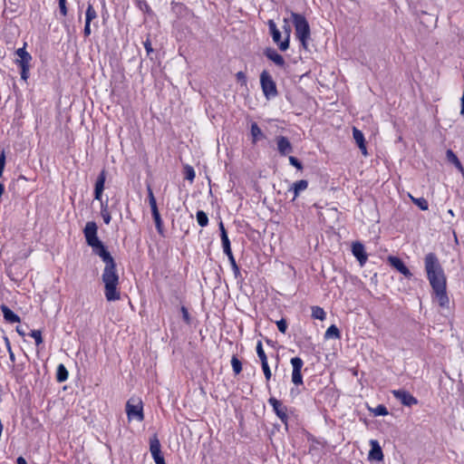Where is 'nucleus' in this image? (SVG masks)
<instances>
[{"instance_id": "nucleus-13", "label": "nucleus", "mask_w": 464, "mask_h": 464, "mask_svg": "<svg viewBox=\"0 0 464 464\" xmlns=\"http://www.w3.org/2000/svg\"><path fill=\"white\" fill-rule=\"evenodd\" d=\"M371 450L368 458L371 460L382 461L383 459V453L379 442L376 440H370Z\"/></svg>"}, {"instance_id": "nucleus-21", "label": "nucleus", "mask_w": 464, "mask_h": 464, "mask_svg": "<svg viewBox=\"0 0 464 464\" xmlns=\"http://www.w3.org/2000/svg\"><path fill=\"white\" fill-rule=\"evenodd\" d=\"M1 310L4 314V318L5 321L9 323H19L20 317L14 314L11 309H9L6 305H2Z\"/></svg>"}, {"instance_id": "nucleus-12", "label": "nucleus", "mask_w": 464, "mask_h": 464, "mask_svg": "<svg viewBox=\"0 0 464 464\" xmlns=\"http://www.w3.org/2000/svg\"><path fill=\"white\" fill-rule=\"evenodd\" d=\"M352 252L353 255L359 261L361 266H362L368 259V256L365 253L363 245L360 242H354L352 246Z\"/></svg>"}, {"instance_id": "nucleus-8", "label": "nucleus", "mask_w": 464, "mask_h": 464, "mask_svg": "<svg viewBox=\"0 0 464 464\" xmlns=\"http://www.w3.org/2000/svg\"><path fill=\"white\" fill-rule=\"evenodd\" d=\"M268 403L272 406L276 416L282 420V422H284L285 425H287V421H288L287 407L285 405H284L279 400H277L274 397H271L268 400Z\"/></svg>"}, {"instance_id": "nucleus-49", "label": "nucleus", "mask_w": 464, "mask_h": 464, "mask_svg": "<svg viewBox=\"0 0 464 464\" xmlns=\"http://www.w3.org/2000/svg\"><path fill=\"white\" fill-rule=\"evenodd\" d=\"M92 31H91V23H88L85 22V24H84V29H83V34L85 37H88L90 34H91Z\"/></svg>"}, {"instance_id": "nucleus-33", "label": "nucleus", "mask_w": 464, "mask_h": 464, "mask_svg": "<svg viewBox=\"0 0 464 464\" xmlns=\"http://www.w3.org/2000/svg\"><path fill=\"white\" fill-rule=\"evenodd\" d=\"M231 366L235 374H239L242 371V363L237 356H232Z\"/></svg>"}, {"instance_id": "nucleus-23", "label": "nucleus", "mask_w": 464, "mask_h": 464, "mask_svg": "<svg viewBox=\"0 0 464 464\" xmlns=\"http://www.w3.org/2000/svg\"><path fill=\"white\" fill-rule=\"evenodd\" d=\"M68 371L67 369L65 368V366L63 364H59L57 366V372H56V380L59 382H65L67 379H68Z\"/></svg>"}, {"instance_id": "nucleus-7", "label": "nucleus", "mask_w": 464, "mask_h": 464, "mask_svg": "<svg viewBox=\"0 0 464 464\" xmlns=\"http://www.w3.org/2000/svg\"><path fill=\"white\" fill-rule=\"evenodd\" d=\"M291 365L293 367L292 371V382L295 386H299L303 384V376H302V368L304 366V362L300 357H294L290 361Z\"/></svg>"}, {"instance_id": "nucleus-22", "label": "nucleus", "mask_w": 464, "mask_h": 464, "mask_svg": "<svg viewBox=\"0 0 464 464\" xmlns=\"http://www.w3.org/2000/svg\"><path fill=\"white\" fill-rule=\"evenodd\" d=\"M150 451L151 456L161 453V445L156 434L150 439Z\"/></svg>"}, {"instance_id": "nucleus-29", "label": "nucleus", "mask_w": 464, "mask_h": 464, "mask_svg": "<svg viewBox=\"0 0 464 464\" xmlns=\"http://www.w3.org/2000/svg\"><path fill=\"white\" fill-rule=\"evenodd\" d=\"M196 217H197V221L200 227H204L208 226V218L203 210L197 211Z\"/></svg>"}, {"instance_id": "nucleus-27", "label": "nucleus", "mask_w": 464, "mask_h": 464, "mask_svg": "<svg viewBox=\"0 0 464 464\" xmlns=\"http://www.w3.org/2000/svg\"><path fill=\"white\" fill-rule=\"evenodd\" d=\"M151 213H152V217H153V219H154V222L156 225V228H157L158 232L160 235H162L163 234V223H162L160 212H159V210H157V211H153Z\"/></svg>"}, {"instance_id": "nucleus-39", "label": "nucleus", "mask_w": 464, "mask_h": 464, "mask_svg": "<svg viewBox=\"0 0 464 464\" xmlns=\"http://www.w3.org/2000/svg\"><path fill=\"white\" fill-rule=\"evenodd\" d=\"M446 157H447V160L454 165L457 163V161H459V160L458 159L456 154L451 150H447Z\"/></svg>"}, {"instance_id": "nucleus-53", "label": "nucleus", "mask_w": 464, "mask_h": 464, "mask_svg": "<svg viewBox=\"0 0 464 464\" xmlns=\"http://www.w3.org/2000/svg\"><path fill=\"white\" fill-rule=\"evenodd\" d=\"M147 190H148V198H149V200L150 199H155V197H154V194H153V191L150 188V186H148L147 187Z\"/></svg>"}, {"instance_id": "nucleus-4", "label": "nucleus", "mask_w": 464, "mask_h": 464, "mask_svg": "<svg viewBox=\"0 0 464 464\" xmlns=\"http://www.w3.org/2000/svg\"><path fill=\"white\" fill-rule=\"evenodd\" d=\"M15 54L17 55L15 63L21 68V78L26 82L29 78L32 55L26 52L25 44L22 48H18Z\"/></svg>"}, {"instance_id": "nucleus-58", "label": "nucleus", "mask_w": 464, "mask_h": 464, "mask_svg": "<svg viewBox=\"0 0 464 464\" xmlns=\"http://www.w3.org/2000/svg\"><path fill=\"white\" fill-rule=\"evenodd\" d=\"M448 213L451 216V217H454V212L452 209H449L448 210Z\"/></svg>"}, {"instance_id": "nucleus-2", "label": "nucleus", "mask_w": 464, "mask_h": 464, "mask_svg": "<svg viewBox=\"0 0 464 464\" xmlns=\"http://www.w3.org/2000/svg\"><path fill=\"white\" fill-rule=\"evenodd\" d=\"M425 270L430 285L446 282L441 265L434 253H429L424 259Z\"/></svg>"}, {"instance_id": "nucleus-45", "label": "nucleus", "mask_w": 464, "mask_h": 464, "mask_svg": "<svg viewBox=\"0 0 464 464\" xmlns=\"http://www.w3.org/2000/svg\"><path fill=\"white\" fill-rule=\"evenodd\" d=\"M182 317L187 324H189L190 318L188 309L185 306L181 307Z\"/></svg>"}, {"instance_id": "nucleus-46", "label": "nucleus", "mask_w": 464, "mask_h": 464, "mask_svg": "<svg viewBox=\"0 0 464 464\" xmlns=\"http://www.w3.org/2000/svg\"><path fill=\"white\" fill-rule=\"evenodd\" d=\"M152 458L156 464H166L165 460H164V457L161 453H160L158 455H154V456H152Z\"/></svg>"}, {"instance_id": "nucleus-5", "label": "nucleus", "mask_w": 464, "mask_h": 464, "mask_svg": "<svg viewBox=\"0 0 464 464\" xmlns=\"http://www.w3.org/2000/svg\"><path fill=\"white\" fill-rule=\"evenodd\" d=\"M260 84L263 93L267 100L275 98L277 95L276 84L267 71L261 72Z\"/></svg>"}, {"instance_id": "nucleus-16", "label": "nucleus", "mask_w": 464, "mask_h": 464, "mask_svg": "<svg viewBox=\"0 0 464 464\" xmlns=\"http://www.w3.org/2000/svg\"><path fill=\"white\" fill-rule=\"evenodd\" d=\"M277 150L283 156L293 151V147L286 137L279 136L276 138Z\"/></svg>"}, {"instance_id": "nucleus-17", "label": "nucleus", "mask_w": 464, "mask_h": 464, "mask_svg": "<svg viewBox=\"0 0 464 464\" xmlns=\"http://www.w3.org/2000/svg\"><path fill=\"white\" fill-rule=\"evenodd\" d=\"M283 30L285 34V40L279 44V49L283 52L286 51L289 48V41H290V34H291V26L289 24L288 19L285 18L283 20Z\"/></svg>"}, {"instance_id": "nucleus-11", "label": "nucleus", "mask_w": 464, "mask_h": 464, "mask_svg": "<svg viewBox=\"0 0 464 464\" xmlns=\"http://www.w3.org/2000/svg\"><path fill=\"white\" fill-rule=\"evenodd\" d=\"M389 264L398 270L401 274H402L405 277L411 278L412 274L409 270V268L405 266L401 259L397 256H389L388 257Z\"/></svg>"}, {"instance_id": "nucleus-26", "label": "nucleus", "mask_w": 464, "mask_h": 464, "mask_svg": "<svg viewBox=\"0 0 464 464\" xmlns=\"http://www.w3.org/2000/svg\"><path fill=\"white\" fill-rule=\"evenodd\" d=\"M324 337L327 339L333 338V339H338L340 338V331L339 329L334 325L332 324L329 326L324 334Z\"/></svg>"}, {"instance_id": "nucleus-1", "label": "nucleus", "mask_w": 464, "mask_h": 464, "mask_svg": "<svg viewBox=\"0 0 464 464\" xmlns=\"http://www.w3.org/2000/svg\"><path fill=\"white\" fill-rule=\"evenodd\" d=\"M97 230L96 223L89 221L85 225L83 234L87 244L92 248V252L99 256L105 263L102 275L105 298L108 302L117 301L121 298V293L118 289L119 275L116 270V264L103 243L99 239Z\"/></svg>"}, {"instance_id": "nucleus-19", "label": "nucleus", "mask_w": 464, "mask_h": 464, "mask_svg": "<svg viewBox=\"0 0 464 464\" xmlns=\"http://www.w3.org/2000/svg\"><path fill=\"white\" fill-rule=\"evenodd\" d=\"M308 188V181L305 179L298 180L295 183H293L292 187L290 188V191H293L294 198L293 200H295L301 192L304 191Z\"/></svg>"}, {"instance_id": "nucleus-54", "label": "nucleus", "mask_w": 464, "mask_h": 464, "mask_svg": "<svg viewBox=\"0 0 464 464\" xmlns=\"http://www.w3.org/2000/svg\"><path fill=\"white\" fill-rule=\"evenodd\" d=\"M7 348V351H8V353H9V358L11 360V362H14L15 361V357H14V354L12 351V348L11 347H6Z\"/></svg>"}, {"instance_id": "nucleus-50", "label": "nucleus", "mask_w": 464, "mask_h": 464, "mask_svg": "<svg viewBox=\"0 0 464 464\" xmlns=\"http://www.w3.org/2000/svg\"><path fill=\"white\" fill-rule=\"evenodd\" d=\"M149 203H150V208H151V212L159 210L158 207H157L156 198L155 199H150Z\"/></svg>"}, {"instance_id": "nucleus-28", "label": "nucleus", "mask_w": 464, "mask_h": 464, "mask_svg": "<svg viewBox=\"0 0 464 464\" xmlns=\"http://www.w3.org/2000/svg\"><path fill=\"white\" fill-rule=\"evenodd\" d=\"M97 18V13L94 10L92 5L89 4L85 12V22L91 23L92 20Z\"/></svg>"}, {"instance_id": "nucleus-14", "label": "nucleus", "mask_w": 464, "mask_h": 464, "mask_svg": "<svg viewBox=\"0 0 464 464\" xmlns=\"http://www.w3.org/2000/svg\"><path fill=\"white\" fill-rule=\"evenodd\" d=\"M106 180V172L105 170H102L95 182V188H94V198L96 200H102V192L104 189V184Z\"/></svg>"}, {"instance_id": "nucleus-30", "label": "nucleus", "mask_w": 464, "mask_h": 464, "mask_svg": "<svg viewBox=\"0 0 464 464\" xmlns=\"http://www.w3.org/2000/svg\"><path fill=\"white\" fill-rule=\"evenodd\" d=\"M370 411L374 416H386L389 413L387 408L382 404H379L375 408L370 409Z\"/></svg>"}, {"instance_id": "nucleus-57", "label": "nucleus", "mask_w": 464, "mask_h": 464, "mask_svg": "<svg viewBox=\"0 0 464 464\" xmlns=\"http://www.w3.org/2000/svg\"><path fill=\"white\" fill-rule=\"evenodd\" d=\"M16 331L17 333L20 334V335H24V333L22 331V329H20L19 327L16 328Z\"/></svg>"}, {"instance_id": "nucleus-6", "label": "nucleus", "mask_w": 464, "mask_h": 464, "mask_svg": "<svg viewBox=\"0 0 464 464\" xmlns=\"http://www.w3.org/2000/svg\"><path fill=\"white\" fill-rule=\"evenodd\" d=\"M126 413L129 420H143L144 415L141 400L139 398H130L126 403Z\"/></svg>"}, {"instance_id": "nucleus-56", "label": "nucleus", "mask_w": 464, "mask_h": 464, "mask_svg": "<svg viewBox=\"0 0 464 464\" xmlns=\"http://www.w3.org/2000/svg\"><path fill=\"white\" fill-rule=\"evenodd\" d=\"M5 342L6 347H11L10 342L7 337H5Z\"/></svg>"}, {"instance_id": "nucleus-48", "label": "nucleus", "mask_w": 464, "mask_h": 464, "mask_svg": "<svg viewBox=\"0 0 464 464\" xmlns=\"http://www.w3.org/2000/svg\"><path fill=\"white\" fill-rule=\"evenodd\" d=\"M144 47L146 49L147 54L150 55L153 52V48L151 46L150 41L147 39L144 42Z\"/></svg>"}, {"instance_id": "nucleus-55", "label": "nucleus", "mask_w": 464, "mask_h": 464, "mask_svg": "<svg viewBox=\"0 0 464 464\" xmlns=\"http://www.w3.org/2000/svg\"><path fill=\"white\" fill-rule=\"evenodd\" d=\"M16 462L17 464H27L26 460L23 457H18Z\"/></svg>"}, {"instance_id": "nucleus-9", "label": "nucleus", "mask_w": 464, "mask_h": 464, "mask_svg": "<svg viewBox=\"0 0 464 464\" xmlns=\"http://www.w3.org/2000/svg\"><path fill=\"white\" fill-rule=\"evenodd\" d=\"M431 287L433 289L435 298L438 301L440 306L449 307L450 300L446 292V282L433 285H431Z\"/></svg>"}, {"instance_id": "nucleus-15", "label": "nucleus", "mask_w": 464, "mask_h": 464, "mask_svg": "<svg viewBox=\"0 0 464 464\" xmlns=\"http://www.w3.org/2000/svg\"><path fill=\"white\" fill-rule=\"evenodd\" d=\"M353 137L354 141L358 145L360 150L362 151V154L363 156H367L368 155V151H367V148H366L363 133L360 130H358L357 128L353 127Z\"/></svg>"}, {"instance_id": "nucleus-36", "label": "nucleus", "mask_w": 464, "mask_h": 464, "mask_svg": "<svg viewBox=\"0 0 464 464\" xmlns=\"http://www.w3.org/2000/svg\"><path fill=\"white\" fill-rule=\"evenodd\" d=\"M261 365H262V370L265 374L266 384L268 385V382L270 381L271 376H272L271 370L269 368L267 362H261Z\"/></svg>"}, {"instance_id": "nucleus-18", "label": "nucleus", "mask_w": 464, "mask_h": 464, "mask_svg": "<svg viewBox=\"0 0 464 464\" xmlns=\"http://www.w3.org/2000/svg\"><path fill=\"white\" fill-rule=\"evenodd\" d=\"M264 53L270 61L275 63L276 65L281 67L285 65L284 57L281 54H279L275 49L266 48Z\"/></svg>"}, {"instance_id": "nucleus-43", "label": "nucleus", "mask_w": 464, "mask_h": 464, "mask_svg": "<svg viewBox=\"0 0 464 464\" xmlns=\"http://www.w3.org/2000/svg\"><path fill=\"white\" fill-rule=\"evenodd\" d=\"M59 9L63 16L67 14L66 0H59Z\"/></svg>"}, {"instance_id": "nucleus-34", "label": "nucleus", "mask_w": 464, "mask_h": 464, "mask_svg": "<svg viewBox=\"0 0 464 464\" xmlns=\"http://www.w3.org/2000/svg\"><path fill=\"white\" fill-rule=\"evenodd\" d=\"M256 353H257V356L259 357L261 362H267V357L263 349L261 341H258L256 343Z\"/></svg>"}, {"instance_id": "nucleus-47", "label": "nucleus", "mask_w": 464, "mask_h": 464, "mask_svg": "<svg viewBox=\"0 0 464 464\" xmlns=\"http://www.w3.org/2000/svg\"><path fill=\"white\" fill-rule=\"evenodd\" d=\"M222 246H223V251L227 256V257L233 256L230 244H226V245H223Z\"/></svg>"}, {"instance_id": "nucleus-52", "label": "nucleus", "mask_w": 464, "mask_h": 464, "mask_svg": "<svg viewBox=\"0 0 464 464\" xmlns=\"http://www.w3.org/2000/svg\"><path fill=\"white\" fill-rule=\"evenodd\" d=\"M454 166L460 171V173L464 177V168H463L461 162L460 161H457V163Z\"/></svg>"}, {"instance_id": "nucleus-37", "label": "nucleus", "mask_w": 464, "mask_h": 464, "mask_svg": "<svg viewBox=\"0 0 464 464\" xmlns=\"http://www.w3.org/2000/svg\"><path fill=\"white\" fill-rule=\"evenodd\" d=\"M30 336L34 339L36 345H40L43 343L42 332L40 330H33L30 333Z\"/></svg>"}, {"instance_id": "nucleus-24", "label": "nucleus", "mask_w": 464, "mask_h": 464, "mask_svg": "<svg viewBox=\"0 0 464 464\" xmlns=\"http://www.w3.org/2000/svg\"><path fill=\"white\" fill-rule=\"evenodd\" d=\"M251 135L253 138V143H256L261 138H263V132L256 122L251 124Z\"/></svg>"}, {"instance_id": "nucleus-20", "label": "nucleus", "mask_w": 464, "mask_h": 464, "mask_svg": "<svg viewBox=\"0 0 464 464\" xmlns=\"http://www.w3.org/2000/svg\"><path fill=\"white\" fill-rule=\"evenodd\" d=\"M267 24H268L269 31L272 35L274 43H276L279 46V44H281L283 42V41H281L280 31L278 30L276 23L273 20H269Z\"/></svg>"}, {"instance_id": "nucleus-42", "label": "nucleus", "mask_w": 464, "mask_h": 464, "mask_svg": "<svg viewBox=\"0 0 464 464\" xmlns=\"http://www.w3.org/2000/svg\"><path fill=\"white\" fill-rule=\"evenodd\" d=\"M228 260H229V263H230V265L232 266V269H233L235 275L237 276L239 274V267L237 266V265L236 263L234 256L228 257Z\"/></svg>"}, {"instance_id": "nucleus-38", "label": "nucleus", "mask_w": 464, "mask_h": 464, "mask_svg": "<svg viewBox=\"0 0 464 464\" xmlns=\"http://www.w3.org/2000/svg\"><path fill=\"white\" fill-rule=\"evenodd\" d=\"M185 175L186 179L192 182L196 176L194 169L188 165L185 166Z\"/></svg>"}, {"instance_id": "nucleus-41", "label": "nucleus", "mask_w": 464, "mask_h": 464, "mask_svg": "<svg viewBox=\"0 0 464 464\" xmlns=\"http://www.w3.org/2000/svg\"><path fill=\"white\" fill-rule=\"evenodd\" d=\"M289 162H290V164L292 166L295 167L298 169H303V166H302L301 162L295 157L290 156L289 157Z\"/></svg>"}, {"instance_id": "nucleus-51", "label": "nucleus", "mask_w": 464, "mask_h": 464, "mask_svg": "<svg viewBox=\"0 0 464 464\" xmlns=\"http://www.w3.org/2000/svg\"><path fill=\"white\" fill-rule=\"evenodd\" d=\"M236 76H237V79L238 81H241V82H246V75H245V73H244L243 72H238L236 74Z\"/></svg>"}, {"instance_id": "nucleus-32", "label": "nucleus", "mask_w": 464, "mask_h": 464, "mask_svg": "<svg viewBox=\"0 0 464 464\" xmlns=\"http://www.w3.org/2000/svg\"><path fill=\"white\" fill-rule=\"evenodd\" d=\"M411 200L417 205L421 210H427L429 208L428 201L424 198H413L411 196Z\"/></svg>"}, {"instance_id": "nucleus-3", "label": "nucleus", "mask_w": 464, "mask_h": 464, "mask_svg": "<svg viewBox=\"0 0 464 464\" xmlns=\"http://www.w3.org/2000/svg\"><path fill=\"white\" fill-rule=\"evenodd\" d=\"M291 16L295 29L296 38L300 41L302 46L307 49L310 39V26L305 17L300 14L291 12Z\"/></svg>"}, {"instance_id": "nucleus-35", "label": "nucleus", "mask_w": 464, "mask_h": 464, "mask_svg": "<svg viewBox=\"0 0 464 464\" xmlns=\"http://www.w3.org/2000/svg\"><path fill=\"white\" fill-rule=\"evenodd\" d=\"M219 230H220L222 246L226 245V244H230L229 238L227 237V231L225 229V227H224V224L222 221H220V223H219Z\"/></svg>"}, {"instance_id": "nucleus-10", "label": "nucleus", "mask_w": 464, "mask_h": 464, "mask_svg": "<svg viewBox=\"0 0 464 464\" xmlns=\"http://www.w3.org/2000/svg\"><path fill=\"white\" fill-rule=\"evenodd\" d=\"M392 393L404 406L411 407L418 404V400L405 390H392Z\"/></svg>"}, {"instance_id": "nucleus-31", "label": "nucleus", "mask_w": 464, "mask_h": 464, "mask_svg": "<svg viewBox=\"0 0 464 464\" xmlns=\"http://www.w3.org/2000/svg\"><path fill=\"white\" fill-rule=\"evenodd\" d=\"M101 215L105 224H110L111 217L108 211V205L102 202Z\"/></svg>"}, {"instance_id": "nucleus-40", "label": "nucleus", "mask_w": 464, "mask_h": 464, "mask_svg": "<svg viewBox=\"0 0 464 464\" xmlns=\"http://www.w3.org/2000/svg\"><path fill=\"white\" fill-rule=\"evenodd\" d=\"M276 325H277L278 330L281 333L285 334L286 332L287 324H286L285 320L281 319V320L277 321Z\"/></svg>"}, {"instance_id": "nucleus-44", "label": "nucleus", "mask_w": 464, "mask_h": 464, "mask_svg": "<svg viewBox=\"0 0 464 464\" xmlns=\"http://www.w3.org/2000/svg\"><path fill=\"white\" fill-rule=\"evenodd\" d=\"M5 151H2L0 154V177L3 174L4 169H5Z\"/></svg>"}, {"instance_id": "nucleus-25", "label": "nucleus", "mask_w": 464, "mask_h": 464, "mask_svg": "<svg viewBox=\"0 0 464 464\" xmlns=\"http://www.w3.org/2000/svg\"><path fill=\"white\" fill-rule=\"evenodd\" d=\"M312 317L314 319H318L320 321H324L326 317V314L324 310L320 306H312Z\"/></svg>"}]
</instances>
